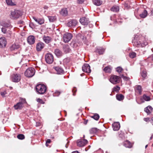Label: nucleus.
<instances>
[{"instance_id": "nucleus-1", "label": "nucleus", "mask_w": 153, "mask_h": 153, "mask_svg": "<svg viewBox=\"0 0 153 153\" xmlns=\"http://www.w3.org/2000/svg\"><path fill=\"white\" fill-rule=\"evenodd\" d=\"M47 88L46 86L42 84H38L36 87V90L37 93L41 94L45 93L46 91Z\"/></svg>"}, {"instance_id": "nucleus-2", "label": "nucleus", "mask_w": 153, "mask_h": 153, "mask_svg": "<svg viewBox=\"0 0 153 153\" xmlns=\"http://www.w3.org/2000/svg\"><path fill=\"white\" fill-rule=\"evenodd\" d=\"M35 72V70L34 68H29L26 69L25 75L27 77H31L34 75Z\"/></svg>"}, {"instance_id": "nucleus-3", "label": "nucleus", "mask_w": 153, "mask_h": 153, "mask_svg": "<svg viewBox=\"0 0 153 153\" xmlns=\"http://www.w3.org/2000/svg\"><path fill=\"white\" fill-rule=\"evenodd\" d=\"M121 77L115 75H111L110 79V81L114 84H116L119 83L120 81Z\"/></svg>"}, {"instance_id": "nucleus-4", "label": "nucleus", "mask_w": 153, "mask_h": 153, "mask_svg": "<svg viewBox=\"0 0 153 153\" xmlns=\"http://www.w3.org/2000/svg\"><path fill=\"white\" fill-rule=\"evenodd\" d=\"M22 15V13L20 11L16 10L11 12L10 17L12 19H16L19 18Z\"/></svg>"}, {"instance_id": "nucleus-5", "label": "nucleus", "mask_w": 153, "mask_h": 153, "mask_svg": "<svg viewBox=\"0 0 153 153\" xmlns=\"http://www.w3.org/2000/svg\"><path fill=\"white\" fill-rule=\"evenodd\" d=\"M72 34L70 33H66L63 35V40L65 43L68 42L72 38Z\"/></svg>"}, {"instance_id": "nucleus-6", "label": "nucleus", "mask_w": 153, "mask_h": 153, "mask_svg": "<svg viewBox=\"0 0 153 153\" xmlns=\"http://www.w3.org/2000/svg\"><path fill=\"white\" fill-rule=\"evenodd\" d=\"M11 80L12 81L17 82H19L21 79V76L18 74L14 73L11 76Z\"/></svg>"}, {"instance_id": "nucleus-7", "label": "nucleus", "mask_w": 153, "mask_h": 153, "mask_svg": "<svg viewBox=\"0 0 153 153\" xmlns=\"http://www.w3.org/2000/svg\"><path fill=\"white\" fill-rule=\"evenodd\" d=\"M45 58L46 62L49 64L52 63L53 61V57L51 53L46 54L45 55Z\"/></svg>"}, {"instance_id": "nucleus-8", "label": "nucleus", "mask_w": 153, "mask_h": 153, "mask_svg": "<svg viewBox=\"0 0 153 153\" xmlns=\"http://www.w3.org/2000/svg\"><path fill=\"white\" fill-rule=\"evenodd\" d=\"M148 43L146 41H144L142 43L140 41H136L134 43V45L138 47H143L147 45Z\"/></svg>"}, {"instance_id": "nucleus-9", "label": "nucleus", "mask_w": 153, "mask_h": 153, "mask_svg": "<svg viewBox=\"0 0 153 153\" xmlns=\"http://www.w3.org/2000/svg\"><path fill=\"white\" fill-rule=\"evenodd\" d=\"M88 143V141L85 139H79L77 141V145L79 147L84 146Z\"/></svg>"}, {"instance_id": "nucleus-10", "label": "nucleus", "mask_w": 153, "mask_h": 153, "mask_svg": "<svg viewBox=\"0 0 153 153\" xmlns=\"http://www.w3.org/2000/svg\"><path fill=\"white\" fill-rule=\"evenodd\" d=\"M45 44L42 42H38L36 45V50L38 52H40L44 48Z\"/></svg>"}, {"instance_id": "nucleus-11", "label": "nucleus", "mask_w": 153, "mask_h": 153, "mask_svg": "<svg viewBox=\"0 0 153 153\" xmlns=\"http://www.w3.org/2000/svg\"><path fill=\"white\" fill-rule=\"evenodd\" d=\"M35 37L32 35L28 36L27 39V42L30 45L33 44L35 43Z\"/></svg>"}, {"instance_id": "nucleus-12", "label": "nucleus", "mask_w": 153, "mask_h": 153, "mask_svg": "<svg viewBox=\"0 0 153 153\" xmlns=\"http://www.w3.org/2000/svg\"><path fill=\"white\" fill-rule=\"evenodd\" d=\"M82 68V71L84 72L87 73H90L91 72L90 66L88 64H85L83 65Z\"/></svg>"}, {"instance_id": "nucleus-13", "label": "nucleus", "mask_w": 153, "mask_h": 153, "mask_svg": "<svg viewBox=\"0 0 153 153\" xmlns=\"http://www.w3.org/2000/svg\"><path fill=\"white\" fill-rule=\"evenodd\" d=\"M78 23V22L75 19L70 20L67 23V25L68 27H74Z\"/></svg>"}, {"instance_id": "nucleus-14", "label": "nucleus", "mask_w": 153, "mask_h": 153, "mask_svg": "<svg viewBox=\"0 0 153 153\" xmlns=\"http://www.w3.org/2000/svg\"><path fill=\"white\" fill-rule=\"evenodd\" d=\"M62 50L65 53L70 52L71 51L69 46L68 45H62Z\"/></svg>"}, {"instance_id": "nucleus-15", "label": "nucleus", "mask_w": 153, "mask_h": 153, "mask_svg": "<svg viewBox=\"0 0 153 153\" xmlns=\"http://www.w3.org/2000/svg\"><path fill=\"white\" fill-rule=\"evenodd\" d=\"M6 44V40L4 37L0 38V48L5 47Z\"/></svg>"}, {"instance_id": "nucleus-16", "label": "nucleus", "mask_w": 153, "mask_h": 153, "mask_svg": "<svg viewBox=\"0 0 153 153\" xmlns=\"http://www.w3.org/2000/svg\"><path fill=\"white\" fill-rule=\"evenodd\" d=\"M112 126L114 131H118L120 128V124L119 122H114Z\"/></svg>"}, {"instance_id": "nucleus-17", "label": "nucleus", "mask_w": 153, "mask_h": 153, "mask_svg": "<svg viewBox=\"0 0 153 153\" xmlns=\"http://www.w3.org/2000/svg\"><path fill=\"white\" fill-rule=\"evenodd\" d=\"M54 69L56 72V73L59 74H62L64 73V71L63 68L61 67H54Z\"/></svg>"}, {"instance_id": "nucleus-18", "label": "nucleus", "mask_w": 153, "mask_h": 153, "mask_svg": "<svg viewBox=\"0 0 153 153\" xmlns=\"http://www.w3.org/2000/svg\"><path fill=\"white\" fill-rule=\"evenodd\" d=\"M80 23L83 25H88L89 22V20L85 17H82L79 20Z\"/></svg>"}, {"instance_id": "nucleus-19", "label": "nucleus", "mask_w": 153, "mask_h": 153, "mask_svg": "<svg viewBox=\"0 0 153 153\" xmlns=\"http://www.w3.org/2000/svg\"><path fill=\"white\" fill-rule=\"evenodd\" d=\"M33 19L39 25H42L44 23L45 20L43 18H36L35 17H33Z\"/></svg>"}, {"instance_id": "nucleus-20", "label": "nucleus", "mask_w": 153, "mask_h": 153, "mask_svg": "<svg viewBox=\"0 0 153 153\" xmlns=\"http://www.w3.org/2000/svg\"><path fill=\"white\" fill-rule=\"evenodd\" d=\"M123 145L126 148H131L132 147V144L128 140L124 141L123 143Z\"/></svg>"}, {"instance_id": "nucleus-21", "label": "nucleus", "mask_w": 153, "mask_h": 153, "mask_svg": "<svg viewBox=\"0 0 153 153\" xmlns=\"http://www.w3.org/2000/svg\"><path fill=\"white\" fill-rule=\"evenodd\" d=\"M23 107L24 105H22L21 103L19 102L14 105L13 106V107L15 110H21Z\"/></svg>"}, {"instance_id": "nucleus-22", "label": "nucleus", "mask_w": 153, "mask_h": 153, "mask_svg": "<svg viewBox=\"0 0 153 153\" xmlns=\"http://www.w3.org/2000/svg\"><path fill=\"white\" fill-rule=\"evenodd\" d=\"M105 51V49L102 48H99L96 49L95 52L96 53L99 55H101L103 54Z\"/></svg>"}, {"instance_id": "nucleus-23", "label": "nucleus", "mask_w": 153, "mask_h": 153, "mask_svg": "<svg viewBox=\"0 0 153 153\" xmlns=\"http://www.w3.org/2000/svg\"><path fill=\"white\" fill-rule=\"evenodd\" d=\"M20 45L16 44H13L10 47V49L11 51H16L20 48Z\"/></svg>"}, {"instance_id": "nucleus-24", "label": "nucleus", "mask_w": 153, "mask_h": 153, "mask_svg": "<svg viewBox=\"0 0 153 153\" xmlns=\"http://www.w3.org/2000/svg\"><path fill=\"white\" fill-rule=\"evenodd\" d=\"M60 14L63 16H67L68 14V10L66 8L62 9L60 12Z\"/></svg>"}, {"instance_id": "nucleus-25", "label": "nucleus", "mask_w": 153, "mask_h": 153, "mask_svg": "<svg viewBox=\"0 0 153 153\" xmlns=\"http://www.w3.org/2000/svg\"><path fill=\"white\" fill-rule=\"evenodd\" d=\"M43 40L47 44L49 43L51 40V38L48 36H44L43 37Z\"/></svg>"}, {"instance_id": "nucleus-26", "label": "nucleus", "mask_w": 153, "mask_h": 153, "mask_svg": "<svg viewBox=\"0 0 153 153\" xmlns=\"http://www.w3.org/2000/svg\"><path fill=\"white\" fill-rule=\"evenodd\" d=\"M72 43H74V46L75 47L80 46L82 44L81 39H77L76 41L73 42Z\"/></svg>"}, {"instance_id": "nucleus-27", "label": "nucleus", "mask_w": 153, "mask_h": 153, "mask_svg": "<svg viewBox=\"0 0 153 153\" xmlns=\"http://www.w3.org/2000/svg\"><path fill=\"white\" fill-rule=\"evenodd\" d=\"M153 108L151 106L149 105L145 108L144 109V111L148 114H149L152 111Z\"/></svg>"}, {"instance_id": "nucleus-28", "label": "nucleus", "mask_w": 153, "mask_h": 153, "mask_svg": "<svg viewBox=\"0 0 153 153\" xmlns=\"http://www.w3.org/2000/svg\"><path fill=\"white\" fill-rule=\"evenodd\" d=\"M99 129L96 128H93L89 130L90 133L91 134H94L99 131Z\"/></svg>"}, {"instance_id": "nucleus-29", "label": "nucleus", "mask_w": 153, "mask_h": 153, "mask_svg": "<svg viewBox=\"0 0 153 153\" xmlns=\"http://www.w3.org/2000/svg\"><path fill=\"white\" fill-rule=\"evenodd\" d=\"M147 11L146 10H144L143 12L140 14L139 16L141 18H144L147 16Z\"/></svg>"}, {"instance_id": "nucleus-30", "label": "nucleus", "mask_w": 153, "mask_h": 153, "mask_svg": "<svg viewBox=\"0 0 153 153\" xmlns=\"http://www.w3.org/2000/svg\"><path fill=\"white\" fill-rule=\"evenodd\" d=\"M112 68L110 65L105 67L104 69V71L106 73H111Z\"/></svg>"}, {"instance_id": "nucleus-31", "label": "nucleus", "mask_w": 153, "mask_h": 153, "mask_svg": "<svg viewBox=\"0 0 153 153\" xmlns=\"http://www.w3.org/2000/svg\"><path fill=\"white\" fill-rule=\"evenodd\" d=\"M2 25L5 28H11L12 26L11 25L10 23L7 22H2Z\"/></svg>"}, {"instance_id": "nucleus-32", "label": "nucleus", "mask_w": 153, "mask_h": 153, "mask_svg": "<svg viewBox=\"0 0 153 153\" xmlns=\"http://www.w3.org/2000/svg\"><path fill=\"white\" fill-rule=\"evenodd\" d=\"M111 10L114 12H117L119 10V7L116 5L114 6L111 8Z\"/></svg>"}, {"instance_id": "nucleus-33", "label": "nucleus", "mask_w": 153, "mask_h": 153, "mask_svg": "<svg viewBox=\"0 0 153 153\" xmlns=\"http://www.w3.org/2000/svg\"><path fill=\"white\" fill-rule=\"evenodd\" d=\"M116 98L117 100H118L119 101H121L123 100L124 97V96L123 94H120L116 95Z\"/></svg>"}, {"instance_id": "nucleus-34", "label": "nucleus", "mask_w": 153, "mask_h": 153, "mask_svg": "<svg viewBox=\"0 0 153 153\" xmlns=\"http://www.w3.org/2000/svg\"><path fill=\"white\" fill-rule=\"evenodd\" d=\"M55 53L57 56H60L62 55V52L59 49H56L55 50Z\"/></svg>"}, {"instance_id": "nucleus-35", "label": "nucleus", "mask_w": 153, "mask_h": 153, "mask_svg": "<svg viewBox=\"0 0 153 153\" xmlns=\"http://www.w3.org/2000/svg\"><path fill=\"white\" fill-rule=\"evenodd\" d=\"M13 1H14V0H6V1L7 4L12 6H14L16 5Z\"/></svg>"}, {"instance_id": "nucleus-36", "label": "nucleus", "mask_w": 153, "mask_h": 153, "mask_svg": "<svg viewBox=\"0 0 153 153\" xmlns=\"http://www.w3.org/2000/svg\"><path fill=\"white\" fill-rule=\"evenodd\" d=\"M93 2L97 6H100L102 3V1L100 0H93Z\"/></svg>"}, {"instance_id": "nucleus-37", "label": "nucleus", "mask_w": 153, "mask_h": 153, "mask_svg": "<svg viewBox=\"0 0 153 153\" xmlns=\"http://www.w3.org/2000/svg\"><path fill=\"white\" fill-rule=\"evenodd\" d=\"M135 91H137L140 94H141L142 91V88L140 85H137L135 88Z\"/></svg>"}, {"instance_id": "nucleus-38", "label": "nucleus", "mask_w": 153, "mask_h": 153, "mask_svg": "<svg viewBox=\"0 0 153 153\" xmlns=\"http://www.w3.org/2000/svg\"><path fill=\"white\" fill-rule=\"evenodd\" d=\"M19 102L21 103L22 105H24V104L27 103L25 99L22 97L19 98Z\"/></svg>"}, {"instance_id": "nucleus-39", "label": "nucleus", "mask_w": 153, "mask_h": 153, "mask_svg": "<svg viewBox=\"0 0 153 153\" xmlns=\"http://www.w3.org/2000/svg\"><path fill=\"white\" fill-rule=\"evenodd\" d=\"M143 98L146 101H148L151 100V98L149 96H148L146 94L143 95Z\"/></svg>"}, {"instance_id": "nucleus-40", "label": "nucleus", "mask_w": 153, "mask_h": 153, "mask_svg": "<svg viewBox=\"0 0 153 153\" xmlns=\"http://www.w3.org/2000/svg\"><path fill=\"white\" fill-rule=\"evenodd\" d=\"M120 87L118 86H116L114 87L112 90V92H116L117 93L120 90Z\"/></svg>"}, {"instance_id": "nucleus-41", "label": "nucleus", "mask_w": 153, "mask_h": 153, "mask_svg": "<svg viewBox=\"0 0 153 153\" xmlns=\"http://www.w3.org/2000/svg\"><path fill=\"white\" fill-rule=\"evenodd\" d=\"M99 115L97 114H95L93 116H92L91 117L93 118L94 120H97L99 118Z\"/></svg>"}, {"instance_id": "nucleus-42", "label": "nucleus", "mask_w": 153, "mask_h": 153, "mask_svg": "<svg viewBox=\"0 0 153 153\" xmlns=\"http://www.w3.org/2000/svg\"><path fill=\"white\" fill-rule=\"evenodd\" d=\"M17 137L19 139L23 140L25 139V137L23 134H20L17 136Z\"/></svg>"}, {"instance_id": "nucleus-43", "label": "nucleus", "mask_w": 153, "mask_h": 153, "mask_svg": "<svg viewBox=\"0 0 153 153\" xmlns=\"http://www.w3.org/2000/svg\"><path fill=\"white\" fill-rule=\"evenodd\" d=\"M123 71V68L120 67H118L116 68V71L119 74H120Z\"/></svg>"}, {"instance_id": "nucleus-44", "label": "nucleus", "mask_w": 153, "mask_h": 153, "mask_svg": "<svg viewBox=\"0 0 153 153\" xmlns=\"http://www.w3.org/2000/svg\"><path fill=\"white\" fill-rule=\"evenodd\" d=\"M141 75L142 76L143 78V80H144V79L147 76L146 73L145 71H143L141 73Z\"/></svg>"}, {"instance_id": "nucleus-45", "label": "nucleus", "mask_w": 153, "mask_h": 153, "mask_svg": "<svg viewBox=\"0 0 153 153\" xmlns=\"http://www.w3.org/2000/svg\"><path fill=\"white\" fill-rule=\"evenodd\" d=\"M49 19L50 22H53L56 20V18L55 16H49Z\"/></svg>"}, {"instance_id": "nucleus-46", "label": "nucleus", "mask_w": 153, "mask_h": 153, "mask_svg": "<svg viewBox=\"0 0 153 153\" xmlns=\"http://www.w3.org/2000/svg\"><path fill=\"white\" fill-rule=\"evenodd\" d=\"M129 56L131 58H134L135 57L136 54L134 52H132L129 53Z\"/></svg>"}, {"instance_id": "nucleus-47", "label": "nucleus", "mask_w": 153, "mask_h": 153, "mask_svg": "<svg viewBox=\"0 0 153 153\" xmlns=\"http://www.w3.org/2000/svg\"><path fill=\"white\" fill-rule=\"evenodd\" d=\"M60 93L59 91H56L53 93V95L54 96H58L60 95Z\"/></svg>"}, {"instance_id": "nucleus-48", "label": "nucleus", "mask_w": 153, "mask_h": 153, "mask_svg": "<svg viewBox=\"0 0 153 153\" xmlns=\"http://www.w3.org/2000/svg\"><path fill=\"white\" fill-rule=\"evenodd\" d=\"M77 91L76 88L74 87L72 90V92L73 93V96H75L76 95V92Z\"/></svg>"}, {"instance_id": "nucleus-49", "label": "nucleus", "mask_w": 153, "mask_h": 153, "mask_svg": "<svg viewBox=\"0 0 153 153\" xmlns=\"http://www.w3.org/2000/svg\"><path fill=\"white\" fill-rule=\"evenodd\" d=\"M37 102L40 103L41 104H43L44 103V102L42 100V99H40V98H38L37 99Z\"/></svg>"}, {"instance_id": "nucleus-50", "label": "nucleus", "mask_w": 153, "mask_h": 153, "mask_svg": "<svg viewBox=\"0 0 153 153\" xmlns=\"http://www.w3.org/2000/svg\"><path fill=\"white\" fill-rule=\"evenodd\" d=\"M51 140L50 139H47L46 142V144H45L46 146H48V144L50 143H51Z\"/></svg>"}, {"instance_id": "nucleus-51", "label": "nucleus", "mask_w": 153, "mask_h": 153, "mask_svg": "<svg viewBox=\"0 0 153 153\" xmlns=\"http://www.w3.org/2000/svg\"><path fill=\"white\" fill-rule=\"evenodd\" d=\"M1 31L4 33H6L7 30L5 27H2L1 29Z\"/></svg>"}, {"instance_id": "nucleus-52", "label": "nucleus", "mask_w": 153, "mask_h": 153, "mask_svg": "<svg viewBox=\"0 0 153 153\" xmlns=\"http://www.w3.org/2000/svg\"><path fill=\"white\" fill-rule=\"evenodd\" d=\"M124 6L127 9H128L129 8L130 6L128 4L126 3H125L124 4Z\"/></svg>"}, {"instance_id": "nucleus-53", "label": "nucleus", "mask_w": 153, "mask_h": 153, "mask_svg": "<svg viewBox=\"0 0 153 153\" xmlns=\"http://www.w3.org/2000/svg\"><path fill=\"white\" fill-rule=\"evenodd\" d=\"M77 0V2L78 4H81L84 1V0Z\"/></svg>"}, {"instance_id": "nucleus-54", "label": "nucleus", "mask_w": 153, "mask_h": 153, "mask_svg": "<svg viewBox=\"0 0 153 153\" xmlns=\"http://www.w3.org/2000/svg\"><path fill=\"white\" fill-rule=\"evenodd\" d=\"M6 94V91H4L3 92H1V95L3 97H4V95Z\"/></svg>"}, {"instance_id": "nucleus-55", "label": "nucleus", "mask_w": 153, "mask_h": 153, "mask_svg": "<svg viewBox=\"0 0 153 153\" xmlns=\"http://www.w3.org/2000/svg\"><path fill=\"white\" fill-rule=\"evenodd\" d=\"M123 79L124 80L126 81H128L129 80L130 78L129 77L125 76V77H124Z\"/></svg>"}, {"instance_id": "nucleus-56", "label": "nucleus", "mask_w": 153, "mask_h": 153, "mask_svg": "<svg viewBox=\"0 0 153 153\" xmlns=\"http://www.w3.org/2000/svg\"><path fill=\"white\" fill-rule=\"evenodd\" d=\"M33 24L32 22H30L29 24L30 26L32 28H33L34 27Z\"/></svg>"}, {"instance_id": "nucleus-57", "label": "nucleus", "mask_w": 153, "mask_h": 153, "mask_svg": "<svg viewBox=\"0 0 153 153\" xmlns=\"http://www.w3.org/2000/svg\"><path fill=\"white\" fill-rule=\"evenodd\" d=\"M144 121H146V122H148L150 120V119L149 118H144Z\"/></svg>"}, {"instance_id": "nucleus-58", "label": "nucleus", "mask_w": 153, "mask_h": 153, "mask_svg": "<svg viewBox=\"0 0 153 153\" xmlns=\"http://www.w3.org/2000/svg\"><path fill=\"white\" fill-rule=\"evenodd\" d=\"M81 39L83 41V42H85V40L86 39V38L85 37H84V36H82L81 37Z\"/></svg>"}, {"instance_id": "nucleus-59", "label": "nucleus", "mask_w": 153, "mask_h": 153, "mask_svg": "<svg viewBox=\"0 0 153 153\" xmlns=\"http://www.w3.org/2000/svg\"><path fill=\"white\" fill-rule=\"evenodd\" d=\"M67 61V62H68L69 61V59H68V58L64 59V61Z\"/></svg>"}, {"instance_id": "nucleus-60", "label": "nucleus", "mask_w": 153, "mask_h": 153, "mask_svg": "<svg viewBox=\"0 0 153 153\" xmlns=\"http://www.w3.org/2000/svg\"><path fill=\"white\" fill-rule=\"evenodd\" d=\"M48 8V7L46 5L44 7V8L45 9H47Z\"/></svg>"}, {"instance_id": "nucleus-61", "label": "nucleus", "mask_w": 153, "mask_h": 153, "mask_svg": "<svg viewBox=\"0 0 153 153\" xmlns=\"http://www.w3.org/2000/svg\"><path fill=\"white\" fill-rule=\"evenodd\" d=\"M27 66V65L26 64H25L23 65H22L21 68H23L24 67H26V66Z\"/></svg>"}, {"instance_id": "nucleus-62", "label": "nucleus", "mask_w": 153, "mask_h": 153, "mask_svg": "<svg viewBox=\"0 0 153 153\" xmlns=\"http://www.w3.org/2000/svg\"><path fill=\"white\" fill-rule=\"evenodd\" d=\"M151 59L153 61V54L150 57Z\"/></svg>"}, {"instance_id": "nucleus-63", "label": "nucleus", "mask_w": 153, "mask_h": 153, "mask_svg": "<svg viewBox=\"0 0 153 153\" xmlns=\"http://www.w3.org/2000/svg\"><path fill=\"white\" fill-rule=\"evenodd\" d=\"M23 22H24L22 20H20L19 22V23L20 24H22Z\"/></svg>"}, {"instance_id": "nucleus-64", "label": "nucleus", "mask_w": 153, "mask_h": 153, "mask_svg": "<svg viewBox=\"0 0 153 153\" xmlns=\"http://www.w3.org/2000/svg\"><path fill=\"white\" fill-rule=\"evenodd\" d=\"M153 138V134H152L149 140H151Z\"/></svg>"}]
</instances>
